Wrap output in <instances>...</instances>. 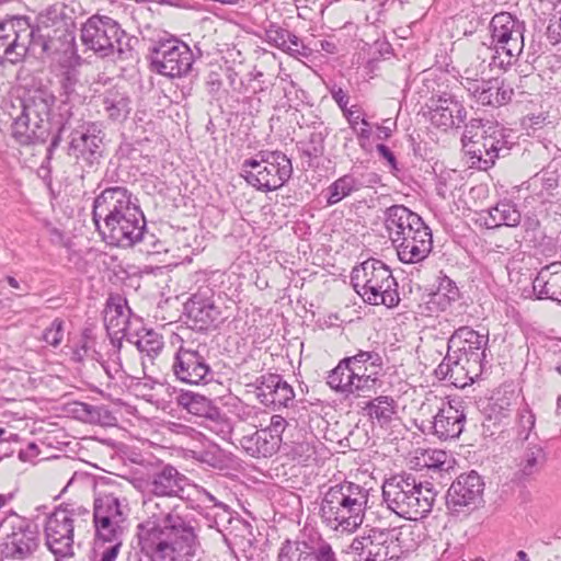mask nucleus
<instances>
[{"instance_id":"1","label":"nucleus","mask_w":561,"mask_h":561,"mask_svg":"<svg viewBox=\"0 0 561 561\" xmlns=\"http://www.w3.org/2000/svg\"><path fill=\"white\" fill-rule=\"evenodd\" d=\"M54 96L44 91L19 101L20 113L13 118L12 137L22 146L45 141L49 130H55L47 149L48 158L69 131L68 154L89 167L100 164L105 150L102 128L96 123L76 119L67 103L51 114Z\"/></svg>"},{"instance_id":"2","label":"nucleus","mask_w":561,"mask_h":561,"mask_svg":"<svg viewBox=\"0 0 561 561\" xmlns=\"http://www.w3.org/2000/svg\"><path fill=\"white\" fill-rule=\"evenodd\" d=\"M61 14L51 9L41 18L42 26L35 32L26 18L13 16L0 22V65L21 62L27 51L41 58L72 55L75 35Z\"/></svg>"},{"instance_id":"3","label":"nucleus","mask_w":561,"mask_h":561,"mask_svg":"<svg viewBox=\"0 0 561 561\" xmlns=\"http://www.w3.org/2000/svg\"><path fill=\"white\" fill-rule=\"evenodd\" d=\"M137 202L123 186L107 187L95 197L93 221L107 244L133 248L144 240L146 219Z\"/></svg>"},{"instance_id":"4","label":"nucleus","mask_w":561,"mask_h":561,"mask_svg":"<svg viewBox=\"0 0 561 561\" xmlns=\"http://www.w3.org/2000/svg\"><path fill=\"white\" fill-rule=\"evenodd\" d=\"M137 529L140 550L150 561H192L201 549L192 523L174 512L148 518Z\"/></svg>"},{"instance_id":"5","label":"nucleus","mask_w":561,"mask_h":561,"mask_svg":"<svg viewBox=\"0 0 561 561\" xmlns=\"http://www.w3.org/2000/svg\"><path fill=\"white\" fill-rule=\"evenodd\" d=\"M369 490L344 481L323 486L319 515L323 524L335 531L354 533L364 523Z\"/></svg>"},{"instance_id":"6","label":"nucleus","mask_w":561,"mask_h":561,"mask_svg":"<svg viewBox=\"0 0 561 561\" xmlns=\"http://www.w3.org/2000/svg\"><path fill=\"white\" fill-rule=\"evenodd\" d=\"M436 495L431 483L417 481L411 473L391 476L382 484V501L387 508L405 519L426 517Z\"/></svg>"},{"instance_id":"7","label":"nucleus","mask_w":561,"mask_h":561,"mask_svg":"<svg viewBox=\"0 0 561 561\" xmlns=\"http://www.w3.org/2000/svg\"><path fill=\"white\" fill-rule=\"evenodd\" d=\"M82 44L101 57L115 62L131 64L137 59L135 46L138 38L128 35L112 18L94 14L81 26Z\"/></svg>"},{"instance_id":"8","label":"nucleus","mask_w":561,"mask_h":561,"mask_svg":"<svg viewBox=\"0 0 561 561\" xmlns=\"http://www.w3.org/2000/svg\"><path fill=\"white\" fill-rule=\"evenodd\" d=\"M351 282L355 291L369 305L392 308L400 301L397 280L380 260L369 259L356 265Z\"/></svg>"},{"instance_id":"9","label":"nucleus","mask_w":561,"mask_h":561,"mask_svg":"<svg viewBox=\"0 0 561 561\" xmlns=\"http://www.w3.org/2000/svg\"><path fill=\"white\" fill-rule=\"evenodd\" d=\"M420 430L440 440L458 438L463 432L467 413L461 398H442L428 394L420 407Z\"/></svg>"},{"instance_id":"10","label":"nucleus","mask_w":561,"mask_h":561,"mask_svg":"<svg viewBox=\"0 0 561 561\" xmlns=\"http://www.w3.org/2000/svg\"><path fill=\"white\" fill-rule=\"evenodd\" d=\"M91 514L83 505L67 503L55 508L45 523V543L56 561L73 553L75 529L85 528Z\"/></svg>"},{"instance_id":"11","label":"nucleus","mask_w":561,"mask_h":561,"mask_svg":"<svg viewBox=\"0 0 561 561\" xmlns=\"http://www.w3.org/2000/svg\"><path fill=\"white\" fill-rule=\"evenodd\" d=\"M259 157L260 160L243 161L241 176L249 185L262 192L280 188L293 174L290 159L280 151L260 152Z\"/></svg>"},{"instance_id":"12","label":"nucleus","mask_w":561,"mask_h":561,"mask_svg":"<svg viewBox=\"0 0 561 561\" xmlns=\"http://www.w3.org/2000/svg\"><path fill=\"white\" fill-rule=\"evenodd\" d=\"M490 31L494 51L490 65L505 68L523 51L525 23L508 12H501L492 18Z\"/></svg>"},{"instance_id":"13","label":"nucleus","mask_w":561,"mask_h":561,"mask_svg":"<svg viewBox=\"0 0 561 561\" xmlns=\"http://www.w3.org/2000/svg\"><path fill=\"white\" fill-rule=\"evenodd\" d=\"M150 68L168 78H183L188 75L194 64V56L188 45L176 39L160 41L150 50Z\"/></svg>"},{"instance_id":"14","label":"nucleus","mask_w":561,"mask_h":561,"mask_svg":"<svg viewBox=\"0 0 561 561\" xmlns=\"http://www.w3.org/2000/svg\"><path fill=\"white\" fill-rule=\"evenodd\" d=\"M10 531L2 542V554L8 560L25 561L34 557L41 546L38 527L32 522L14 514L12 519H5Z\"/></svg>"},{"instance_id":"15","label":"nucleus","mask_w":561,"mask_h":561,"mask_svg":"<svg viewBox=\"0 0 561 561\" xmlns=\"http://www.w3.org/2000/svg\"><path fill=\"white\" fill-rule=\"evenodd\" d=\"M207 348L205 345L193 344L181 345L172 364V371L175 378L185 383H207L211 379V368L207 362Z\"/></svg>"},{"instance_id":"16","label":"nucleus","mask_w":561,"mask_h":561,"mask_svg":"<svg viewBox=\"0 0 561 561\" xmlns=\"http://www.w3.org/2000/svg\"><path fill=\"white\" fill-rule=\"evenodd\" d=\"M351 550L363 561H393L398 558V546L389 539V534L370 529L367 535L356 537Z\"/></svg>"},{"instance_id":"17","label":"nucleus","mask_w":561,"mask_h":561,"mask_svg":"<svg viewBox=\"0 0 561 561\" xmlns=\"http://www.w3.org/2000/svg\"><path fill=\"white\" fill-rule=\"evenodd\" d=\"M392 244L402 263L416 264L424 261L433 249L432 231L422 222Z\"/></svg>"},{"instance_id":"18","label":"nucleus","mask_w":561,"mask_h":561,"mask_svg":"<svg viewBox=\"0 0 561 561\" xmlns=\"http://www.w3.org/2000/svg\"><path fill=\"white\" fill-rule=\"evenodd\" d=\"M484 482L476 472L460 474L449 486L447 505L459 512L462 508H474L482 500Z\"/></svg>"},{"instance_id":"19","label":"nucleus","mask_w":561,"mask_h":561,"mask_svg":"<svg viewBox=\"0 0 561 561\" xmlns=\"http://www.w3.org/2000/svg\"><path fill=\"white\" fill-rule=\"evenodd\" d=\"M466 81L467 84L462 83L463 88L481 105L502 106L511 101L514 93L513 88L499 78L479 81L466 77Z\"/></svg>"},{"instance_id":"20","label":"nucleus","mask_w":561,"mask_h":561,"mask_svg":"<svg viewBox=\"0 0 561 561\" xmlns=\"http://www.w3.org/2000/svg\"><path fill=\"white\" fill-rule=\"evenodd\" d=\"M187 318L198 330H205L219 321L221 309L209 288L199 289L184 306Z\"/></svg>"},{"instance_id":"21","label":"nucleus","mask_w":561,"mask_h":561,"mask_svg":"<svg viewBox=\"0 0 561 561\" xmlns=\"http://www.w3.org/2000/svg\"><path fill=\"white\" fill-rule=\"evenodd\" d=\"M430 122L439 129L459 128L467 117L465 106L454 95L444 93L438 99L431 100Z\"/></svg>"},{"instance_id":"22","label":"nucleus","mask_w":561,"mask_h":561,"mask_svg":"<svg viewBox=\"0 0 561 561\" xmlns=\"http://www.w3.org/2000/svg\"><path fill=\"white\" fill-rule=\"evenodd\" d=\"M488 131V137L484 138V141H480L477 146L467 145L468 149H466V153L471 156V158H476L482 169L492 167L495 159H497L502 152L507 153L510 150L504 129L497 122H490Z\"/></svg>"},{"instance_id":"23","label":"nucleus","mask_w":561,"mask_h":561,"mask_svg":"<svg viewBox=\"0 0 561 561\" xmlns=\"http://www.w3.org/2000/svg\"><path fill=\"white\" fill-rule=\"evenodd\" d=\"M256 383V398L266 407L286 408L295 398V392L279 375L268 374L259 377Z\"/></svg>"},{"instance_id":"24","label":"nucleus","mask_w":561,"mask_h":561,"mask_svg":"<svg viewBox=\"0 0 561 561\" xmlns=\"http://www.w3.org/2000/svg\"><path fill=\"white\" fill-rule=\"evenodd\" d=\"M187 484L188 479L171 465H164L153 471L147 481L151 494L167 497H181Z\"/></svg>"},{"instance_id":"25","label":"nucleus","mask_w":561,"mask_h":561,"mask_svg":"<svg viewBox=\"0 0 561 561\" xmlns=\"http://www.w3.org/2000/svg\"><path fill=\"white\" fill-rule=\"evenodd\" d=\"M489 342L488 334H481L469 327L456 330L448 340V350L457 347L456 355L467 358L478 357V364L484 365V348Z\"/></svg>"},{"instance_id":"26","label":"nucleus","mask_w":561,"mask_h":561,"mask_svg":"<svg viewBox=\"0 0 561 561\" xmlns=\"http://www.w3.org/2000/svg\"><path fill=\"white\" fill-rule=\"evenodd\" d=\"M385 228L390 241L393 243L409 230L421 225L423 219L403 205H392L385 210Z\"/></svg>"},{"instance_id":"27","label":"nucleus","mask_w":561,"mask_h":561,"mask_svg":"<svg viewBox=\"0 0 561 561\" xmlns=\"http://www.w3.org/2000/svg\"><path fill=\"white\" fill-rule=\"evenodd\" d=\"M533 289L539 299L561 302V262L543 266L533 282Z\"/></svg>"},{"instance_id":"28","label":"nucleus","mask_w":561,"mask_h":561,"mask_svg":"<svg viewBox=\"0 0 561 561\" xmlns=\"http://www.w3.org/2000/svg\"><path fill=\"white\" fill-rule=\"evenodd\" d=\"M130 309L122 299H110L104 310V324L108 335L121 340L127 336Z\"/></svg>"},{"instance_id":"29","label":"nucleus","mask_w":561,"mask_h":561,"mask_svg":"<svg viewBox=\"0 0 561 561\" xmlns=\"http://www.w3.org/2000/svg\"><path fill=\"white\" fill-rule=\"evenodd\" d=\"M331 389L341 392L345 396L369 397L370 393L376 392L377 386H380L378 373L370 370L369 375L356 377L354 379H346L342 376L335 383H328Z\"/></svg>"},{"instance_id":"30","label":"nucleus","mask_w":561,"mask_h":561,"mask_svg":"<svg viewBox=\"0 0 561 561\" xmlns=\"http://www.w3.org/2000/svg\"><path fill=\"white\" fill-rule=\"evenodd\" d=\"M282 438H274L264 428L240 439V445L252 457H271L280 447Z\"/></svg>"},{"instance_id":"31","label":"nucleus","mask_w":561,"mask_h":561,"mask_svg":"<svg viewBox=\"0 0 561 561\" xmlns=\"http://www.w3.org/2000/svg\"><path fill=\"white\" fill-rule=\"evenodd\" d=\"M472 358L453 356L450 369V382L459 388L471 385L481 375L483 370L482 364H478V357Z\"/></svg>"},{"instance_id":"32","label":"nucleus","mask_w":561,"mask_h":561,"mask_svg":"<svg viewBox=\"0 0 561 561\" xmlns=\"http://www.w3.org/2000/svg\"><path fill=\"white\" fill-rule=\"evenodd\" d=\"M485 214L486 216H482V218L489 229L501 226L516 227L520 224L522 219L516 205L507 201L497 203L495 206L485 210Z\"/></svg>"},{"instance_id":"33","label":"nucleus","mask_w":561,"mask_h":561,"mask_svg":"<svg viewBox=\"0 0 561 561\" xmlns=\"http://www.w3.org/2000/svg\"><path fill=\"white\" fill-rule=\"evenodd\" d=\"M522 454L519 456L518 467L523 476H531L537 472L546 461V454L534 434L533 439L520 442Z\"/></svg>"},{"instance_id":"34","label":"nucleus","mask_w":561,"mask_h":561,"mask_svg":"<svg viewBox=\"0 0 561 561\" xmlns=\"http://www.w3.org/2000/svg\"><path fill=\"white\" fill-rule=\"evenodd\" d=\"M102 106L107 117L115 122L126 119L130 113V100L118 89H110L104 93Z\"/></svg>"},{"instance_id":"35","label":"nucleus","mask_w":561,"mask_h":561,"mask_svg":"<svg viewBox=\"0 0 561 561\" xmlns=\"http://www.w3.org/2000/svg\"><path fill=\"white\" fill-rule=\"evenodd\" d=\"M397 402L392 397L379 396L365 405L364 410L370 420L380 426H387L397 414Z\"/></svg>"},{"instance_id":"36","label":"nucleus","mask_w":561,"mask_h":561,"mask_svg":"<svg viewBox=\"0 0 561 561\" xmlns=\"http://www.w3.org/2000/svg\"><path fill=\"white\" fill-rule=\"evenodd\" d=\"M363 186V183L354 174H345L327 188V203L329 206L340 203L342 199L348 197L352 193L357 192Z\"/></svg>"},{"instance_id":"37","label":"nucleus","mask_w":561,"mask_h":561,"mask_svg":"<svg viewBox=\"0 0 561 561\" xmlns=\"http://www.w3.org/2000/svg\"><path fill=\"white\" fill-rule=\"evenodd\" d=\"M127 516V506L113 494H105L94 502L93 517H107L110 520L124 523Z\"/></svg>"},{"instance_id":"38","label":"nucleus","mask_w":561,"mask_h":561,"mask_svg":"<svg viewBox=\"0 0 561 561\" xmlns=\"http://www.w3.org/2000/svg\"><path fill=\"white\" fill-rule=\"evenodd\" d=\"M176 402L188 413L196 416L207 417L211 412H215V408L209 399L192 391L181 392L176 397Z\"/></svg>"},{"instance_id":"39","label":"nucleus","mask_w":561,"mask_h":561,"mask_svg":"<svg viewBox=\"0 0 561 561\" xmlns=\"http://www.w3.org/2000/svg\"><path fill=\"white\" fill-rule=\"evenodd\" d=\"M96 539L103 542L123 545L124 523L110 520L107 517H93Z\"/></svg>"},{"instance_id":"40","label":"nucleus","mask_w":561,"mask_h":561,"mask_svg":"<svg viewBox=\"0 0 561 561\" xmlns=\"http://www.w3.org/2000/svg\"><path fill=\"white\" fill-rule=\"evenodd\" d=\"M491 119L472 118L465 126V131L461 138L463 150L468 149L467 145L477 146L480 141H484L488 137V130Z\"/></svg>"},{"instance_id":"41","label":"nucleus","mask_w":561,"mask_h":561,"mask_svg":"<svg viewBox=\"0 0 561 561\" xmlns=\"http://www.w3.org/2000/svg\"><path fill=\"white\" fill-rule=\"evenodd\" d=\"M318 439L314 435L302 437L293 443L289 450L291 458L300 463L316 459Z\"/></svg>"},{"instance_id":"42","label":"nucleus","mask_w":561,"mask_h":561,"mask_svg":"<svg viewBox=\"0 0 561 561\" xmlns=\"http://www.w3.org/2000/svg\"><path fill=\"white\" fill-rule=\"evenodd\" d=\"M135 345L140 353L153 359L162 351L163 340L162 336L153 330H146L142 334L138 335Z\"/></svg>"},{"instance_id":"43","label":"nucleus","mask_w":561,"mask_h":561,"mask_svg":"<svg viewBox=\"0 0 561 561\" xmlns=\"http://www.w3.org/2000/svg\"><path fill=\"white\" fill-rule=\"evenodd\" d=\"M311 548L304 542L286 540L279 551L277 561H311Z\"/></svg>"},{"instance_id":"44","label":"nucleus","mask_w":561,"mask_h":561,"mask_svg":"<svg viewBox=\"0 0 561 561\" xmlns=\"http://www.w3.org/2000/svg\"><path fill=\"white\" fill-rule=\"evenodd\" d=\"M205 428L216 434L221 439L228 440L232 434V424L230 420L221 415L216 409L205 420Z\"/></svg>"},{"instance_id":"45","label":"nucleus","mask_w":561,"mask_h":561,"mask_svg":"<svg viewBox=\"0 0 561 561\" xmlns=\"http://www.w3.org/2000/svg\"><path fill=\"white\" fill-rule=\"evenodd\" d=\"M369 366L370 368H380L382 365L381 356L376 352L359 351L354 356L341 359L337 366Z\"/></svg>"},{"instance_id":"46","label":"nucleus","mask_w":561,"mask_h":561,"mask_svg":"<svg viewBox=\"0 0 561 561\" xmlns=\"http://www.w3.org/2000/svg\"><path fill=\"white\" fill-rule=\"evenodd\" d=\"M536 417L535 414L525 407L518 412V432L517 436L520 442H528L533 439L531 431L535 427Z\"/></svg>"},{"instance_id":"47","label":"nucleus","mask_w":561,"mask_h":561,"mask_svg":"<svg viewBox=\"0 0 561 561\" xmlns=\"http://www.w3.org/2000/svg\"><path fill=\"white\" fill-rule=\"evenodd\" d=\"M369 366H336L333 368L328 375V383H335V380H339V377H343L346 379H354L356 377L367 376L370 371Z\"/></svg>"},{"instance_id":"48","label":"nucleus","mask_w":561,"mask_h":561,"mask_svg":"<svg viewBox=\"0 0 561 561\" xmlns=\"http://www.w3.org/2000/svg\"><path fill=\"white\" fill-rule=\"evenodd\" d=\"M290 32L286 28H283L282 26H278L276 24H271L265 30V41L284 51L286 44L288 43Z\"/></svg>"},{"instance_id":"49","label":"nucleus","mask_w":561,"mask_h":561,"mask_svg":"<svg viewBox=\"0 0 561 561\" xmlns=\"http://www.w3.org/2000/svg\"><path fill=\"white\" fill-rule=\"evenodd\" d=\"M517 399L518 396L514 390L504 391L502 394L499 392L497 396L493 398L492 410L497 412L501 417H505L511 411V408L516 404Z\"/></svg>"},{"instance_id":"50","label":"nucleus","mask_w":561,"mask_h":561,"mask_svg":"<svg viewBox=\"0 0 561 561\" xmlns=\"http://www.w3.org/2000/svg\"><path fill=\"white\" fill-rule=\"evenodd\" d=\"M447 454L443 450H431L423 454V466L428 469L444 471L449 468Z\"/></svg>"},{"instance_id":"51","label":"nucleus","mask_w":561,"mask_h":561,"mask_svg":"<svg viewBox=\"0 0 561 561\" xmlns=\"http://www.w3.org/2000/svg\"><path fill=\"white\" fill-rule=\"evenodd\" d=\"M64 339V321L59 318H56L51 324L45 329L43 333V340L54 346L57 347Z\"/></svg>"},{"instance_id":"52","label":"nucleus","mask_w":561,"mask_h":561,"mask_svg":"<svg viewBox=\"0 0 561 561\" xmlns=\"http://www.w3.org/2000/svg\"><path fill=\"white\" fill-rule=\"evenodd\" d=\"M311 561H337L335 552L328 542H320L311 548Z\"/></svg>"},{"instance_id":"53","label":"nucleus","mask_w":561,"mask_h":561,"mask_svg":"<svg viewBox=\"0 0 561 561\" xmlns=\"http://www.w3.org/2000/svg\"><path fill=\"white\" fill-rule=\"evenodd\" d=\"M78 81L77 71L73 68L65 69L59 76V83L65 94H70L75 90V85Z\"/></svg>"},{"instance_id":"54","label":"nucleus","mask_w":561,"mask_h":561,"mask_svg":"<svg viewBox=\"0 0 561 561\" xmlns=\"http://www.w3.org/2000/svg\"><path fill=\"white\" fill-rule=\"evenodd\" d=\"M284 51L291 56H295V57H298V56L306 57L308 55L307 47L304 45L301 39L297 35L293 34L291 32H290L289 39H288V43L286 44Z\"/></svg>"},{"instance_id":"55","label":"nucleus","mask_w":561,"mask_h":561,"mask_svg":"<svg viewBox=\"0 0 561 561\" xmlns=\"http://www.w3.org/2000/svg\"><path fill=\"white\" fill-rule=\"evenodd\" d=\"M286 425L287 422L283 416L273 415L271 417L270 425L264 430L273 435L274 438H282V434L285 431Z\"/></svg>"},{"instance_id":"56","label":"nucleus","mask_w":561,"mask_h":561,"mask_svg":"<svg viewBox=\"0 0 561 561\" xmlns=\"http://www.w3.org/2000/svg\"><path fill=\"white\" fill-rule=\"evenodd\" d=\"M547 38L552 45L561 43V14L559 19L550 21L547 27Z\"/></svg>"},{"instance_id":"57","label":"nucleus","mask_w":561,"mask_h":561,"mask_svg":"<svg viewBox=\"0 0 561 561\" xmlns=\"http://www.w3.org/2000/svg\"><path fill=\"white\" fill-rule=\"evenodd\" d=\"M438 290H443L445 291V296H447V298L449 300H458L459 299V289L458 287L456 286V284L449 279V278H445L443 279V282L440 283L439 287H438Z\"/></svg>"},{"instance_id":"58","label":"nucleus","mask_w":561,"mask_h":561,"mask_svg":"<svg viewBox=\"0 0 561 561\" xmlns=\"http://www.w3.org/2000/svg\"><path fill=\"white\" fill-rule=\"evenodd\" d=\"M451 359L453 355L448 354L436 368L435 374L439 379H447L450 381Z\"/></svg>"},{"instance_id":"59","label":"nucleus","mask_w":561,"mask_h":561,"mask_svg":"<svg viewBox=\"0 0 561 561\" xmlns=\"http://www.w3.org/2000/svg\"><path fill=\"white\" fill-rule=\"evenodd\" d=\"M331 95L333 100L337 103L341 110H345L348 104V95L342 88H332L331 89Z\"/></svg>"},{"instance_id":"60","label":"nucleus","mask_w":561,"mask_h":561,"mask_svg":"<svg viewBox=\"0 0 561 561\" xmlns=\"http://www.w3.org/2000/svg\"><path fill=\"white\" fill-rule=\"evenodd\" d=\"M444 294L445 291L437 290L432 297V302L437 305V307L443 311L446 310L453 302L456 301L449 300L447 296H445Z\"/></svg>"},{"instance_id":"61","label":"nucleus","mask_w":561,"mask_h":561,"mask_svg":"<svg viewBox=\"0 0 561 561\" xmlns=\"http://www.w3.org/2000/svg\"><path fill=\"white\" fill-rule=\"evenodd\" d=\"M121 548L122 547L119 542L111 545L102 552L100 561H116Z\"/></svg>"},{"instance_id":"62","label":"nucleus","mask_w":561,"mask_h":561,"mask_svg":"<svg viewBox=\"0 0 561 561\" xmlns=\"http://www.w3.org/2000/svg\"><path fill=\"white\" fill-rule=\"evenodd\" d=\"M342 112H343V115L345 116V118L347 119L350 127L353 130H356V126L358 125V123L362 119L359 114L357 113V111L346 107L345 110H342Z\"/></svg>"},{"instance_id":"63","label":"nucleus","mask_w":561,"mask_h":561,"mask_svg":"<svg viewBox=\"0 0 561 561\" xmlns=\"http://www.w3.org/2000/svg\"><path fill=\"white\" fill-rule=\"evenodd\" d=\"M378 153L385 158L392 168L396 167V157L394 154L392 153V151L383 144H379L377 145L376 147Z\"/></svg>"},{"instance_id":"64","label":"nucleus","mask_w":561,"mask_h":561,"mask_svg":"<svg viewBox=\"0 0 561 561\" xmlns=\"http://www.w3.org/2000/svg\"><path fill=\"white\" fill-rule=\"evenodd\" d=\"M360 123L364 127L354 130L357 135V138L362 141V140H369V138L371 137V129H370V125L369 123L367 122V119L365 118H362L360 119Z\"/></svg>"}]
</instances>
